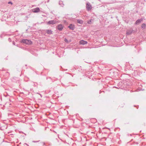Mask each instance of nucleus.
Returning a JSON list of instances; mask_svg holds the SVG:
<instances>
[{"label":"nucleus","instance_id":"5","mask_svg":"<svg viewBox=\"0 0 146 146\" xmlns=\"http://www.w3.org/2000/svg\"><path fill=\"white\" fill-rule=\"evenodd\" d=\"M44 31L48 34L52 35L53 34V32L50 29H46Z\"/></svg>","mask_w":146,"mask_h":146},{"label":"nucleus","instance_id":"6","mask_svg":"<svg viewBox=\"0 0 146 146\" xmlns=\"http://www.w3.org/2000/svg\"><path fill=\"white\" fill-rule=\"evenodd\" d=\"M57 28L58 30L61 31L63 29V27L62 25L60 24L57 26Z\"/></svg>","mask_w":146,"mask_h":146},{"label":"nucleus","instance_id":"17","mask_svg":"<svg viewBox=\"0 0 146 146\" xmlns=\"http://www.w3.org/2000/svg\"><path fill=\"white\" fill-rule=\"evenodd\" d=\"M92 20V19H91L90 20H89L87 22V23H88V24H91V20Z\"/></svg>","mask_w":146,"mask_h":146},{"label":"nucleus","instance_id":"22","mask_svg":"<svg viewBox=\"0 0 146 146\" xmlns=\"http://www.w3.org/2000/svg\"><path fill=\"white\" fill-rule=\"evenodd\" d=\"M39 141H33V142H38Z\"/></svg>","mask_w":146,"mask_h":146},{"label":"nucleus","instance_id":"8","mask_svg":"<svg viewBox=\"0 0 146 146\" xmlns=\"http://www.w3.org/2000/svg\"><path fill=\"white\" fill-rule=\"evenodd\" d=\"M79 42L80 44H82L83 45L86 44L87 43V41H84L83 40L80 41Z\"/></svg>","mask_w":146,"mask_h":146},{"label":"nucleus","instance_id":"11","mask_svg":"<svg viewBox=\"0 0 146 146\" xmlns=\"http://www.w3.org/2000/svg\"><path fill=\"white\" fill-rule=\"evenodd\" d=\"M143 20L141 19H139L137 20L135 22V24H138L140 23H141V21H142Z\"/></svg>","mask_w":146,"mask_h":146},{"label":"nucleus","instance_id":"26","mask_svg":"<svg viewBox=\"0 0 146 146\" xmlns=\"http://www.w3.org/2000/svg\"><path fill=\"white\" fill-rule=\"evenodd\" d=\"M8 4H9V3H9V2H8Z\"/></svg>","mask_w":146,"mask_h":146},{"label":"nucleus","instance_id":"29","mask_svg":"<svg viewBox=\"0 0 146 146\" xmlns=\"http://www.w3.org/2000/svg\"><path fill=\"white\" fill-rule=\"evenodd\" d=\"M13 123L12 124H11V125H13Z\"/></svg>","mask_w":146,"mask_h":146},{"label":"nucleus","instance_id":"7","mask_svg":"<svg viewBox=\"0 0 146 146\" xmlns=\"http://www.w3.org/2000/svg\"><path fill=\"white\" fill-rule=\"evenodd\" d=\"M40 11V9L38 7H36L33 9V11L34 13H38Z\"/></svg>","mask_w":146,"mask_h":146},{"label":"nucleus","instance_id":"27","mask_svg":"<svg viewBox=\"0 0 146 146\" xmlns=\"http://www.w3.org/2000/svg\"><path fill=\"white\" fill-rule=\"evenodd\" d=\"M8 40H9V38H8Z\"/></svg>","mask_w":146,"mask_h":146},{"label":"nucleus","instance_id":"31","mask_svg":"<svg viewBox=\"0 0 146 146\" xmlns=\"http://www.w3.org/2000/svg\"><path fill=\"white\" fill-rule=\"evenodd\" d=\"M44 145H45V143H44Z\"/></svg>","mask_w":146,"mask_h":146},{"label":"nucleus","instance_id":"9","mask_svg":"<svg viewBox=\"0 0 146 146\" xmlns=\"http://www.w3.org/2000/svg\"><path fill=\"white\" fill-rule=\"evenodd\" d=\"M68 27L70 29L72 30H74L75 28L74 25H73L72 24H70Z\"/></svg>","mask_w":146,"mask_h":146},{"label":"nucleus","instance_id":"20","mask_svg":"<svg viewBox=\"0 0 146 146\" xmlns=\"http://www.w3.org/2000/svg\"><path fill=\"white\" fill-rule=\"evenodd\" d=\"M13 44L15 45V42H14V41H13Z\"/></svg>","mask_w":146,"mask_h":146},{"label":"nucleus","instance_id":"14","mask_svg":"<svg viewBox=\"0 0 146 146\" xmlns=\"http://www.w3.org/2000/svg\"><path fill=\"white\" fill-rule=\"evenodd\" d=\"M9 104V103H6L5 105H4V107H6L7 108H8V106H7Z\"/></svg>","mask_w":146,"mask_h":146},{"label":"nucleus","instance_id":"13","mask_svg":"<svg viewBox=\"0 0 146 146\" xmlns=\"http://www.w3.org/2000/svg\"><path fill=\"white\" fill-rule=\"evenodd\" d=\"M146 27L145 24V23L141 25V27L142 28L145 29Z\"/></svg>","mask_w":146,"mask_h":146},{"label":"nucleus","instance_id":"16","mask_svg":"<svg viewBox=\"0 0 146 146\" xmlns=\"http://www.w3.org/2000/svg\"><path fill=\"white\" fill-rule=\"evenodd\" d=\"M59 4L60 5H61V6H63V5H62V4L63 5V2L61 1H59Z\"/></svg>","mask_w":146,"mask_h":146},{"label":"nucleus","instance_id":"15","mask_svg":"<svg viewBox=\"0 0 146 146\" xmlns=\"http://www.w3.org/2000/svg\"><path fill=\"white\" fill-rule=\"evenodd\" d=\"M5 35H6L5 33H3L1 35L0 37L1 38H2L3 36H5Z\"/></svg>","mask_w":146,"mask_h":146},{"label":"nucleus","instance_id":"30","mask_svg":"<svg viewBox=\"0 0 146 146\" xmlns=\"http://www.w3.org/2000/svg\"><path fill=\"white\" fill-rule=\"evenodd\" d=\"M38 94H40V96H41V95H40V94H39V93H38Z\"/></svg>","mask_w":146,"mask_h":146},{"label":"nucleus","instance_id":"1","mask_svg":"<svg viewBox=\"0 0 146 146\" xmlns=\"http://www.w3.org/2000/svg\"><path fill=\"white\" fill-rule=\"evenodd\" d=\"M20 42L21 43H23L27 44H31L32 43L31 40L26 39H23Z\"/></svg>","mask_w":146,"mask_h":146},{"label":"nucleus","instance_id":"32","mask_svg":"<svg viewBox=\"0 0 146 146\" xmlns=\"http://www.w3.org/2000/svg\"><path fill=\"white\" fill-rule=\"evenodd\" d=\"M49 0H48V1H47V2H49Z\"/></svg>","mask_w":146,"mask_h":146},{"label":"nucleus","instance_id":"2","mask_svg":"<svg viewBox=\"0 0 146 146\" xmlns=\"http://www.w3.org/2000/svg\"><path fill=\"white\" fill-rule=\"evenodd\" d=\"M86 8L88 11L91 10L92 9V6L90 3H88L86 4Z\"/></svg>","mask_w":146,"mask_h":146},{"label":"nucleus","instance_id":"12","mask_svg":"<svg viewBox=\"0 0 146 146\" xmlns=\"http://www.w3.org/2000/svg\"><path fill=\"white\" fill-rule=\"evenodd\" d=\"M77 22L78 23L80 24H82L83 23V21L82 20L80 19L77 20Z\"/></svg>","mask_w":146,"mask_h":146},{"label":"nucleus","instance_id":"18","mask_svg":"<svg viewBox=\"0 0 146 146\" xmlns=\"http://www.w3.org/2000/svg\"><path fill=\"white\" fill-rule=\"evenodd\" d=\"M9 121L10 122H11L13 123H14L13 121H14L12 119H10Z\"/></svg>","mask_w":146,"mask_h":146},{"label":"nucleus","instance_id":"28","mask_svg":"<svg viewBox=\"0 0 146 146\" xmlns=\"http://www.w3.org/2000/svg\"><path fill=\"white\" fill-rule=\"evenodd\" d=\"M7 94V95H8V94H7V93H6Z\"/></svg>","mask_w":146,"mask_h":146},{"label":"nucleus","instance_id":"24","mask_svg":"<svg viewBox=\"0 0 146 146\" xmlns=\"http://www.w3.org/2000/svg\"><path fill=\"white\" fill-rule=\"evenodd\" d=\"M13 135L12 134H9V135Z\"/></svg>","mask_w":146,"mask_h":146},{"label":"nucleus","instance_id":"4","mask_svg":"<svg viewBox=\"0 0 146 146\" xmlns=\"http://www.w3.org/2000/svg\"><path fill=\"white\" fill-rule=\"evenodd\" d=\"M19 78L16 77H14L12 80V81L15 82L19 83Z\"/></svg>","mask_w":146,"mask_h":146},{"label":"nucleus","instance_id":"21","mask_svg":"<svg viewBox=\"0 0 146 146\" xmlns=\"http://www.w3.org/2000/svg\"><path fill=\"white\" fill-rule=\"evenodd\" d=\"M10 4H11V5H12L13 4V3H12L10 1Z\"/></svg>","mask_w":146,"mask_h":146},{"label":"nucleus","instance_id":"23","mask_svg":"<svg viewBox=\"0 0 146 146\" xmlns=\"http://www.w3.org/2000/svg\"><path fill=\"white\" fill-rule=\"evenodd\" d=\"M24 144H25V145H27V146H29V145H28L27 144V143H25Z\"/></svg>","mask_w":146,"mask_h":146},{"label":"nucleus","instance_id":"10","mask_svg":"<svg viewBox=\"0 0 146 146\" xmlns=\"http://www.w3.org/2000/svg\"><path fill=\"white\" fill-rule=\"evenodd\" d=\"M133 32V30L131 29L127 31L126 34L127 35H130Z\"/></svg>","mask_w":146,"mask_h":146},{"label":"nucleus","instance_id":"25","mask_svg":"<svg viewBox=\"0 0 146 146\" xmlns=\"http://www.w3.org/2000/svg\"><path fill=\"white\" fill-rule=\"evenodd\" d=\"M8 4H9V3H9V2H8Z\"/></svg>","mask_w":146,"mask_h":146},{"label":"nucleus","instance_id":"3","mask_svg":"<svg viewBox=\"0 0 146 146\" xmlns=\"http://www.w3.org/2000/svg\"><path fill=\"white\" fill-rule=\"evenodd\" d=\"M56 21H55L54 20H51L47 22V24L48 25H53L54 24H56Z\"/></svg>","mask_w":146,"mask_h":146},{"label":"nucleus","instance_id":"19","mask_svg":"<svg viewBox=\"0 0 146 146\" xmlns=\"http://www.w3.org/2000/svg\"><path fill=\"white\" fill-rule=\"evenodd\" d=\"M64 41H65V42H68V40L66 39V38H65L64 39Z\"/></svg>","mask_w":146,"mask_h":146},{"label":"nucleus","instance_id":"33","mask_svg":"<svg viewBox=\"0 0 146 146\" xmlns=\"http://www.w3.org/2000/svg\"><path fill=\"white\" fill-rule=\"evenodd\" d=\"M4 95L5 96V95H5V94H4Z\"/></svg>","mask_w":146,"mask_h":146}]
</instances>
